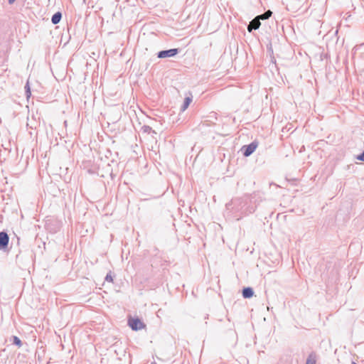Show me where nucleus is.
Listing matches in <instances>:
<instances>
[{
    "mask_svg": "<svg viewBox=\"0 0 364 364\" xmlns=\"http://www.w3.org/2000/svg\"><path fill=\"white\" fill-rule=\"evenodd\" d=\"M128 325L133 331H139L146 327L145 323L139 317H129Z\"/></svg>",
    "mask_w": 364,
    "mask_h": 364,
    "instance_id": "f257e3e1",
    "label": "nucleus"
},
{
    "mask_svg": "<svg viewBox=\"0 0 364 364\" xmlns=\"http://www.w3.org/2000/svg\"><path fill=\"white\" fill-rule=\"evenodd\" d=\"M257 146L258 141H253L247 145H244L241 148V151L242 152L243 156L245 157L250 156L256 150Z\"/></svg>",
    "mask_w": 364,
    "mask_h": 364,
    "instance_id": "f03ea898",
    "label": "nucleus"
},
{
    "mask_svg": "<svg viewBox=\"0 0 364 364\" xmlns=\"http://www.w3.org/2000/svg\"><path fill=\"white\" fill-rule=\"evenodd\" d=\"M180 52L179 48H171L168 50H163L157 53V57L159 58H171L176 55Z\"/></svg>",
    "mask_w": 364,
    "mask_h": 364,
    "instance_id": "7ed1b4c3",
    "label": "nucleus"
},
{
    "mask_svg": "<svg viewBox=\"0 0 364 364\" xmlns=\"http://www.w3.org/2000/svg\"><path fill=\"white\" fill-rule=\"evenodd\" d=\"M9 237L6 232H0V250L6 251L8 249Z\"/></svg>",
    "mask_w": 364,
    "mask_h": 364,
    "instance_id": "20e7f679",
    "label": "nucleus"
},
{
    "mask_svg": "<svg viewBox=\"0 0 364 364\" xmlns=\"http://www.w3.org/2000/svg\"><path fill=\"white\" fill-rule=\"evenodd\" d=\"M261 25L260 20L257 16L252 19L247 26V31L251 33L253 30H257Z\"/></svg>",
    "mask_w": 364,
    "mask_h": 364,
    "instance_id": "39448f33",
    "label": "nucleus"
},
{
    "mask_svg": "<svg viewBox=\"0 0 364 364\" xmlns=\"http://www.w3.org/2000/svg\"><path fill=\"white\" fill-rule=\"evenodd\" d=\"M242 294L245 299H250L254 295V290L250 287H244L242 290Z\"/></svg>",
    "mask_w": 364,
    "mask_h": 364,
    "instance_id": "423d86ee",
    "label": "nucleus"
},
{
    "mask_svg": "<svg viewBox=\"0 0 364 364\" xmlns=\"http://www.w3.org/2000/svg\"><path fill=\"white\" fill-rule=\"evenodd\" d=\"M62 18V13L60 11L55 12L51 17V22L53 24H58Z\"/></svg>",
    "mask_w": 364,
    "mask_h": 364,
    "instance_id": "0eeeda50",
    "label": "nucleus"
},
{
    "mask_svg": "<svg viewBox=\"0 0 364 364\" xmlns=\"http://www.w3.org/2000/svg\"><path fill=\"white\" fill-rule=\"evenodd\" d=\"M191 102H192V97H185L183 103L181 107V109L182 111H185L188 107V106L190 105Z\"/></svg>",
    "mask_w": 364,
    "mask_h": 364,
    "instance_id": "6e6552de",
    "label": "nucleus"
},
{
    "mask_svg": "<svg viewBox=\"0 0 364 364\" xmlns=\"http://www.w3.org/2000/svg\"><path fill=\"white\" fill-rule=\"evenodd\" d=\"M272 14V11H271L270 10H268V11H265L264 14L258 15L257 17L259 18V20H266V19H269V17H271Z\"/></svg>",
    "mask_w": 364,
    "mask_h": 364,
    "instance_id": "1a4fd4ad",
    "label": "nucleus"
},
{
    "mask_svg": "<svg viewBox=\"0 0 364 364\" xmlns=\"http://www.w3.org/2000/svg\"><path fill=\"white\" fill-rule=\"evenodd\" d=\"M12 342H13L14 345L17 346L19 348L22 346V341L16 336H12Z\"/></svg>",
    "mask_w": 364,
    "mask_h": 364,
    "instance_id": "9d476101",
    "label": "nucleus"
},
{
    "mask_svg": "<svg viewBox=\"0 0 364 364\" xmlns=\"http://www.w3.org/2000/svg\"><path fill=\"white\" fill-rule=\"evenodd\" d=\"M141 131L144 133H148L149 134L150 132H153L154 134H156L155 131L152 130V128L148 125H144L142 127H141Z\"/></svg>",
    "mask_w": 364,
    "mask_h": 364,
    "instance_id": "9b49d317",
    "label": "nucleus"
},
{
    "mask_svg": "<svg viewBox=\"0 0 364 364\" xmlns=\"http://www.w3.org/2000/svg\"><path fill=\"white\" fill-rule=\"evenodd\" d=\"M25 92H26V97L27 98L30 97V96L31 95V88H30L28 82H27V83L25 85Z\"/></svg>",
    "mask_w": 364,
    "mask_h": 364,
    "instance_id": "f8f14e48",
    "label": "nucleus"
},
{
    "mask_svg": "<svg viewBox=\"0 0 364 364\" xmlns=\"http://www.w3.org/2000/svg\"><path fill=\"white\" fill-rule=\"evenodd\" d=\"M305 364H316V360L313 357L312 354L309 355Z\"/></svg>",
    "mask_w": 364,
    "mask_h": 364,
    "instance_id": "ddd939ff",
    "label": "nucleus"
},
{
    "mask_svg": "<svg viewBox=\"0 0 364 364\" xmlns=\"http://www.w3.org/2000/svg\"><path fill=\"white\" fill-rule=\"evenodd\" d=\"M105 280L106 282H113V277L111 275L110 273L107 274L105 278Z\"/></svg>",
    "mask_w": 364,
    "mask_h": 364,
    "instance_id": "4468645a",
    "label": "nucleus"
},
{
    "mask_svg": "<svg viewBox=\"0 0 364 364\" xmlns=\"http://www.w3.org/2000/svg\"><path fill=\"white\" fill-rule=\"evenodd\" d=\"M241 198H235L232 200V204L235 205L236 204L240 203Z\"/></svg>",
    "mask_w": 364,
    "mask_h": 364,
    "instance_id": "2eb2a0df",
    "label": "nucleus"
},
{
    "mask_svg": "<svg viewBox=\"0 0 364 364\" xmlns=\"http://www.w3.org/2000/svg\"><path fill=\"white\" fill-rule=\"evenodd\" d=\"M16 0H8L9 4H13Z\"/></svg>",
    "mask_w": 364,
    "mask_h": 364,
    "instance_id": "dca6fc26",
    "label": "nucleus"
},
{
    "mask_svg": "<svg viewBox=\"0 0 364 364\" xmlns=\"http://www.w3.org/2000/svg\"><path fill=\"white\" fill-rule=\"evenodd\" d=\"M352 364H358V363H356L355 362H353H353H352Z\"/></svg>",
    "mask_w": 364,
    "mask_h": 364,
    "instance_id": "f3484780",
    "label": "nucleus"
},
{
    "mask_svg": "<svg viewBox=\"0 0 364 364\" xmlns=\"http://www.w3.org/2000/svg\"><path fill=\"white\" fill-rule=\"evenodd\" d=\"M151 364H156V363L154 362V363H151Z\"/></svg>",
    "mask_w": 364,
    "mask_h": 364,
    "instance_id": "a211bd4d",
    "label": "nucleus"
}]
</instances>
